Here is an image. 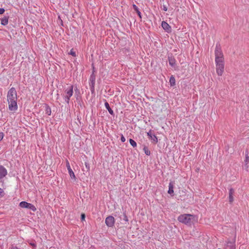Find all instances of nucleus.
<instances>
[{
	"label": "nucleus",
	"instance_id": "7",
	"mask_svg": "<svg viewBox=\"0 0 249 249\" xmlns=\"http://www.w3.org/2000/svg\"><path fill=\"white\" fill-rule=\"evenodd\" d=\"M66 166H67V168L68 170V172L69 173L71 178L72 179H73L74 180H76V177L75 176L74 172H73V171L72 170V169L71 167L70 163L68 161V160L66 161Z\"/></svg>",
	"mask_w": 249,
	"mask_h": 249
},
{
	"label": "nucleus",
	"instance_id": "22",
	"mask_svg": "<svg viewBox=\"0 0 249 249\" xmlns=\"http://www.w3.org/2000/svg\"><path fill=\"white\" fill-rule=\"evenodd\" d=\"M85 214L84 213H82L81 215V219L82 221H84L85 220Z\"/></svg>",
	"mask_w": 249,
	"mask_h": 249
},
{
	"label": "nucleus",
	"instance_id": "28",
	"mask_svg": "<svg viewBox=\"0 0 249 249\" xmlns=\"http://www.w3.org/2000/svg\"><path fill=\"white\" fill-rule=\"evenodd\" d=\"M163 10L164 11H167V7L165 5H163Z\"/></svg>",
	"mask_w": 249,
	"mask_h": 249
},
{
	"label": "nucleus",
	"instance_id": "12",
	"mask_svg": "<svg viewBox=\"0 0 249 249\" xmlns=\"http://www.w3.org/2000/svg\"><path fill=\"white\" fill-rule=\"evenodd\" d=\"M8 23V17H4L1 19V24L3 25H6Z\"/></svg>",
	"mask_w": 249,
	"mask_h": 249
},
{
	"label": "nucleus",
	"instance_id": "34",
	"mask_svg": "<svg viewBox=\"0 0 249 249\" xmlns=\"http://www.w3.org/2000/svg\"><path fill=\"white\" fill-rule=\"evenodd\" d=\"M93 81H95V79L93 78V79L92 80Z\"/></svg>",
	"mask_w": 249,
	"mask_h": 249
},
{
	"label": "nucleus",
	"instance_id": "5",
	"mask_svg": "<svg viewBox=\"0 0 249 249\" xmlns=\"http://www.w3.org/2000/svg\"><path fill=\"white\" fill-rule=\"evenodd\" d=\"M19 206L21 208L29 209L33 212H35L36 210V207L34 205L26 201H21L19 203Z\"/></svg>",
	"mask_w": 249,
	"mask_h": 249
},
{
	"label": "nucleus",
	"instance_id": "24",
	"mask_svg": "<svg viewBox=\"0 0 249 249\" xmlns=\"http://www.w3.org/2000/svg\"><path fill=\"white\" fill-rule=\"evenodd\" d=\"M4 137V134L2 132H0V141H1Z\"/></svg>",
	"mask_w": 249,
	"mask_h": 249
},
{
	"label": "nucleus",
	"instance_id": "23",
	"mask_svg": "<svg viewBox=\"0 0 249 249\" xmlns=\"http://www.w3.org/2000/svg\"><path fill=\"white\" fill-rule=\"evenodd\" d=\"M133 7L134 9L136 11V12H137L139 11V9L138 7L135 4H133Z\"/></svg>",
	"mask_w": 249,
	"mask_h": 249
},
{
	"label": "nucleus",
	"instance_id": "21",
	"mask_svg": "<svg viewBox=\"0 0 249 249\" xmlns=\"http://www.w3.org/2000/svg\"><path fill=\"white\" fill-rule=\"evenodd\" d=\"M29 244L32 247L33 249H36V246L35 243L30 242V243H29Z\"/></svg>",
	"mask_w": 249,
	"mask_h": 249
},
{
	"label": "nucleus",
	"instance_id": "6",
	"mask_svg": "<svg viewBox=\"0 0 249 249\" xmlns=\"http://www.w3.org/2000/svg\"><path fill=\"white\" fill-rule=\"evenodd\" d=\"M105 223L108 227H112L114 225L115 219L112 216H107L105 220Z\"/></svg>",
	"mask_w": 249,
	"mask_h": 249
},
{
	"label": "nucleus",
	"instance_id": "17",
	"mask_svg": "<svg viewBox=\"0 0 249 249\" xmlns=\"http://www.w3.org/2000/svg\"><path fill=\"white\" fill-rule=\"evenodd\" d=\"M129 142H130V144H131V145L133 147H136V146H137V143H136V142L134 140H132V139H129Z\"/></svg>",
	"mask_w": 249,
	"mask_h": 249
},
{
	"label": "nucleus",
	"instance_id": "8",
	"mask_svg": "<svg viewBox=\"0 0 249 249\" xmlns=\"http://www.w3.org/2000/svg\"><path fill=\"white\" fill-rule=\"evenodd\" d=\"M161 26L167 33H170L171 32V27L166 22L164 21H162L161 23Z\"/></svg>",
	"mask_w": 249,
	"mask_h": 249
},
{
	"label": "nucleus",
	"instance_id": "2",
	"mask_svg": "<svg viewBox=\"0 0 249 249\" xmlns=\"http://www.w3.org/2000/svg\"><path fill=\"white\" fill-rule=\"evenodd\" d=\"M17 93L14 88H11L8 91L7 95V101L8 105V109L13 112H15L18 109Z\"/></svg>",
	"mask_w": 249,
	"mask_h": 249
},
{
	"label": "nucleus",
	"instance_id": "27",
	"mask_svg": "<svg viewBox=\"0 0 249 249\" xmlns=\"http://www.w3.org/2000/svg\"><path fill=\"white\" fill-rule=\"evenodd\" d=\"M5 12V10L3 8H0V14H3Z\"/></svg>",
	"mask_w": 249,
	"mask_h": 249
},
{
	"label": "nucleus",
	"instance_id": "19",
	"mask_svg": "<svg viewBox=\"0 0 249 249\" xmlns=\"http://www.w3.org/2000/svg\"><path fill=\"white\" fill-rule=\"evenodd\" d=\"M71 55H72L73 56H76V53H75L73 51V49H71V51H70V52L69 53Z\"/></svg>",
	"mask_w": 249,
	"mask_h": 249
},
{
	"label": "nucleus",
	"instance_id": "18",
	"mask_svg": "<svg viewBox=\"0 0 249 249\" xmlns=\"http://www.w3.org/2000/svg\"><path fill=\"white\" fill-rule=\"evenodd\" d=\"M143 150L146 155H150V151L146 147L143 148Z\"/></svg>",
	"mask_w": 249,
	"mask_h": 249
},
{
	"label": "nucleus",
	"instance_id": "10",
	"mask_svg": "<svg viewBox=\"0 0 249 249\" xmlns=\"http://www.w3.org/2000/svg\"><path fill=\"white\" fill-rule=\"evenodd\" d=\"M7 174L6 169L2 165H0V179L4 178Z\"/></svg>",
	"mask_w": 249,
	"mask_h": 249
},
{
	"label": "nucleus",
	"instance_id": "4",
	"mask_svg": "<svg viewBox=\"0 0 249 249\" xmlns=\"http://www.w3.org/2000/svg\"><path fill=\"white\" fill-rule=\"evenodd\" d=\"M73 86L70 85L67 88L64 89V92L62 94V96L65 102L69 104L70 102V98L72 96L73 93Z\"/></svg>",
	"mask_w": 249,
	"mask_h": 249
},
{
	"label": "nucleus",
	"instance_id": "9",
	"mask_svg": "<svg viewBox=\"0 0 249 249\" xmlns=\"http://www.w3.org/2000/svg\"><path fill=\"white\" fill-rule=\"evenodd\" d=\"M147 135L149 137V138L151 139V140L153 142H154L155 143H156L158 142V138L155 135H152V134L151 133V130L147 133Z\"/></svg>",
	"mask_w": 249,
	"mask_h": 249
},
{
	"label": "nucleus",
	"instance_id": "13",
	"mask_svg": "<svg viewBox=\"0 0 249 249\" xmlns=\"http://www.w3.org/2000/svg\"><path fill=\"white\" fill-rule=\"evenodd\" d=\"M168 193L169 194H172L174 193V185L172 183H170L169 184V190Z\"/></svg>",
	"mask_w": 249,
	"mask_h": 249
},
{
	"label": "nucleus",
	"instance_id": "11",
	"mask_svg": "<svg viewBox=\"0 0 249 249\" xmlns=\"http://www.w3.org/2000/svg\"><path fill=\"white\" fill-rule=\"evenodd\" d=\"M234 193L233 190L231 188L229 191V202L231 203L233 201V194Z\"/></svg>",
	"mask_w": 249,
	"mask_h": 249
},
{
	"label": "nucleus",
	"instance_id": "14",
	"mask_svg": "<svg viewBox=\"0 0 249 249\" xmlns=\"http://www.w3.org/2000/svg\"><path fill=\"white\" fill-rule=\"evenodd\" d=\"M105 106L106 108L108 110L109 113L110 114L113 115V111L110 107L109 104L107 102H106L105 103Z\"/></svg>",
	"mask_w": 249,
	"mask_h": 249
},
{
	"label": "nucleus",
	"instance_id": "33",
	"mask_svg": "<svg viewBox=\"0 0 249 249\" xmlns=\"http://www.w3.org/2000/svg\"><path fill=\"white\" fill-rule=\"evenodd\" d=\"M231 249H235V248L234 247H232Z\"/></svg>",
	"mask_w": 249,
	"mask_h": 249
},
{
	"label": "nucleus",
	"instance_id": "15",
	"mask_svg": "<svg viewBox=\"0 0 249 249\" xmlns=\"http://www.w3.org/2000/svg\"><path fill=\"white\" fill-rule=\"evenodd\" d=\"M169 82L171 86H174L176 83L175 78L173 76L170 77Z\"/></svg>",
	"mask_w": 249,
	"mask_h": 249
},
{
	"label": "nucleus",
	"instance_id": "16",
	"mask_svg": "<svg viewBox=\"0 0 249 249\" xmlns=\"http://www.w3.org/2000/svg\"><path fill=\"white\" fill-rule=\"evenodd\" d=\"M169 63L171 66H174L176 63V61H175V59L172 58H169Z\"/></svg>",
	"mask_w": 249,
	"mask_h": 249
},
{
	"label": "nucleus",
	"instance_id": "32",
	"mask_svg": "<svg viewBox=\"0 0 249 249\" xmlns=\"http://www.w3.org/2000/svg\"><path fill=\"white\" fill-rule=\"evenodd\" d=\"M124 220L126 221H128V219H127V216L126 215L125 216Z\"/></svg>",
	"mask_w": 249,
	"mask_h": 249
},
{
	"label": "nucleus",
	"instance_id": "3",
	"mask_svg": "<svg viewBox=\"0 0 249 249\" xmlns=\"http://www.w3.org/2000/svg\"><path fill=\"white\" fill-rule=\"evenodd\" d=\"M178 220L181 223L186 225H191L194 223V222L197 221L196 217L192 214H183L179 215Z\"/></svg>",
	"mask_w": 249,
	"mask_h": 249
},
{
	"label": "nucleus",
	"instance_id": "31",
	"mask_svg": "<svg viewBox=\"0 0 249 249\" xmlns=\"http://www.w3.org/2000/svg\"><path fill=\"white\" fill-rule=\"evenodd\" d=\"M3 190L1 188H0V195L3 193Z\"/></svg>",
	"mask_w": 249,
	"mask_h": 249
},
{
	"label": "nucleus",
	"instance_id": "30",
	"mask_svg": "<svg viewBox=\"0 0 249 249\" xmlns=\"http://www.w3.org/2000/svg\"><path fill=\"white\" fill-rule=\"evenodd\" d=\"M2 117V114L1 110L0 109V119Z\"/></svg>",
	"mask_w": 249,
	"mask_h": 249
},
{
	"label": "nucleus",
	"instance_id": "1",
	"mask_svg": "<svg viewBox=\"0 0 249 249\" xmlns=\"http://www.w3.org/2000/svg\"><path fill=\"white\" fill-rule=\"evenodd\" d=\"M214 55L216 73L219 76H222L224 71V57L219 45H216Z\"/></svg>",
	"mask_w": 249,
	"mask_h": 249
},
{
	"label": "nucleus",
	"instance_id": "20",
	"mask_svg": "<svg viewBox=\"0 0 249 249\" xmlns=\"http://www.w3.org/2000/svg\"><path fill=\"white\" fill-rule=\"evenodd\" d=\"M245 162H246V163L247 164L249 163V156H248V154H247V155H246V159H245Z\"/></svg>",
	"mask_w": 249,
	"mask_h": 249
},
{
	"label": "nucleus",
	"instance_id": "26",
	"mask_svg": "<svg viewBox=\"0 0 249 249\" xmlns=\"http://www.w3.org/2000/svg\"><path fill=\"white\" fill-rule=\"evenodd\" d=\"M10 249H19L16 246L12 245L10 247Z\"/></svg>",
	"mask_w": 249,
	"mask_h": 249
},
{
	"label": "nucleus",
	"instance_id": "29",
	"mask_svg": "<svg viewBox=\"0 0 249 249\" xmlns=\"http://www.w3.org/2000/svg\"><path fill=\"white\" fill-rule=\"evenodd\" d=\"M137 12V14L138 15L139 17L140 18H142V17H141V12H140V11L139 10V11H137V12Z\"/></svg>",
	"mask_w": 249,
	"mask_h": 249
},
{
	"label": "nucleus",
	"instance_id": "25",
	"mask_svg": "<svg viewBox=\"0 0 249 249\" xmlns=\"http://www.w3.org/2000/svg\"><path fill=\"white\" fill-rule=\"evenodd\" d=\"M121 141L123 142H124L125 141V138H124V137L123 135H122V136H121Z\"/></svg>",
	"mask_w": 249,
	"mask_h": 249
}]
</instances>
